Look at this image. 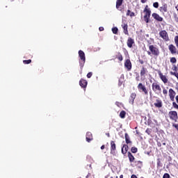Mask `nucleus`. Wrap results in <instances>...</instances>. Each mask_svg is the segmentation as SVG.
Wrapping results in <instances>:
<instances>
[{
  "instance_id": "nucleus-1",
  "label": "nucleus",
  "mask_w": 178,
  "mask_h": 178,
  "mask_svg": "<svg viewBox=\"0 0 178 178\" xmlns=\"http://www.w3.org/2000/svg\"><path fill=\"white\" fill-rule=\"evenodd\" d=\"M161 51L159 48L155 47L153 44L149 46V51H147V55H152L153 56H159Z\"/></svg>"
},
{
  "instance_id": "nucleus-2",
  "label": "nucleus",
  "mask_w": 178,
  "mask_h": 178,
  "mask_svg": "<svg viewBox=\"0 0 178 178\" xmlns=\"http://www.w3.org/2000/svg\"><path fill=\"white\" fill-rule=\"evenodd\" d=\"M152 90L154 94L159 95L162 92V88H161V85L159 82L155 81L152 83Z\"/></svg>"
},
{
  "instance_id": "nucleus-3",
  "label": "nucleus",
  "mask_w": 178,
  "mask_h": 178,
  "mask_svg": "<svg viewBox=\"0 0 178 178\" xmlns=\"http://www.w3.org/2000/svg\"><path fill=\"white\" fill-rule=\"evenodd\" d=\"M79 66L80 68L82 70L84 67V65L86 63V54L83 50L79 51Z\"/></svg>"
},
{
  "instance_id": "nucleus-4",
  "label": "nucleus",
  "mask_w": 178,
  "mask_h": 178,
  "mask_svg": "<svg viewBox=\"0 0 178 178\" xmlns=\"http://www.w3.org/2000/svg\"><path fill=\"white\" fill-rule=\"evenodd\" d=\"M144 20L145 23H149V17H151V10L149 9L148 6H146L144 9Z\"/></svg>"
},
{
  "instance_id": "nucleus-5",
  "label": "nucleus",
  "mask_w": 178,
  "mask_h": 178,
  "mask_svg": "<svg viewBox=\"0 0 178 178\" xmlns=\"http://www.w3.org/2000/svg\"><path fill=\"white\" fill-rule=\"evenodd\" d=\"M138 90L140 92H143L145 95H148V89H147V87H145V85L143 84V83H138Z\"/></svg>"
},
{
  "instance_id": "nucleus-6",
  "label": "nucleus",
  "mask_w": 178,
  "mask_h": 178,
  "mask_svg": "<svg viewBox=\"0 0 178 178\" xmlns=\"http://www.w3.org/2000/svg\"><path fill=\"white\" fill-rule=\"evenodd\" d=\"M168 116L171 120L174 122H177L178 115L177 112L175 111H171L168 113Z\"/></svg>"
},
{
  "instance_id": "nucleus-7",
  "label": "nucleus",
  "mask_w": 178,
  "mask_h": 178,
  "mask_svg": "<svg viewBox=\"0 0 178 178\" xmlns=\"http://www.w3.org/2000/svg\"><path fill=\"white\" fill-rule=\"evenodd\" d=\"M159 35L162 38V39L164 41H169V35L168 34V32L165 30L160 31Z\"/></svg>"
},
{
  "instance_id": "nucleus-8",
  "label": "nucleus",
  "mask_w": 178,
  "mask_h": 178,
  "mask_svg": "<svg viewBox=\"0 0 178 178\" xmlns=\"http://www.w3.org/2000/svg\"><path fill=\"white\" fill-rule=\"evenodd\" d=\"M158 74L161 81H163L164 84H168V82L169 81V80L168 79V77L165 76V75H163V74L161 71L158 72Z\"/></svg>"
},
{
  "instance_id": "nucleus-9",
  "label": "nucleus",
  "mask_w": 178,
  "mask_h": 178,
  "mask_svg": "<svg viewBox=\"0 0 178 178\" xmlns=\"http://www.w3.org/2000/svg\"><path fill=\"white\" fill-rule=\"evenodd\" d=\"M168 95L170 101L175 102V97H176V92L172 88L169 89Z\"/></svg>"
},
{
  "instance_id": "nucleus-10",
  "label": "nucleus",
  "mask_w": 178,
  "mask_h": 178,
  "mask_svg": "<svg viewBox=\"0 0 178 178\" xmlns=\"http://www.w3.org/2000/svg\"><path fill=\"white\" fill-rule=\"evenodd\" d=\"M116 144L115 143V141L111 140V155H116Z\"/></svg>"
},
{
  "instance_id": "nucleus-11",
  "label": "nucleus",
  "mask_w": 178,
  "mask_h": 178,
  "mask_svg": "<svg viewBox=\"0 0 178 178\" xmlns=\"http://www.w3.org/2000/svg\"><path fill=\"white\" fill-rule=\"evenodd\" d=\"M168 49L170 51V52H171V54L172 55H175L176 54H178V51H177V49L176 48V47L173 44H170L168 46Z\"/></svg>"
},
{
  "instance_id": "nucleus-12",
  "label": "nucleus",
  "mask_w": 178,
  "mask_h": 178,
  "mask_svg": "<svg viewBox=\"0 0 178 178\" xmlns=\"http://www.w3.org/2000/svg\"><path fill=\"white\" fill-rule=\"evenodd\" d=\"M124 67L127 69L128 72H130V70H131L132 66H131V61L130 60V59H127L125 60Z\"/></svg>"
},
{
  "instance_id": "nucleus-13",
  "label": "nucleus",
  "mask_w": 178,
  "mask_h": 178,
  "mask_svg": "<svg viewBox=\"0 0 178 178\" xmlns=\"http://www.w3.org/2000/svg\"><path fill=\"white\" fill-rule=\"evenodd\" d=\"M136 97H137V94H136V92H133L131 94L129 99V104H131V105L134 104V99H136Z\"/></svg>"
},
{
  "instance_id": "nucleus-14",
  "label": "nucleus",
  "mask_w": 178,
  "mask_h": 178,
  "mask_svg": "<svg viewBox=\"0 0 178 178\" xmlns=\"http://www.w3.org/2000/svg\"><path fill=\"white\" fill-rule=\"evenodd\" d=\"M134 39L131 38H128V40L127 41V45L128 48H133V45H134Z\"/></svg>"
},
{
  "instance_id": "nucleus-15",
  "label": "nucleus",
  "mask_w": 178,
  "mask_h": 178,
  "mask_svg": "<svg viewBox=\"0 0 178 178\" xmlns=\"http://www.w3.org/2000/svg\"><path fill=\"white\" fill-rule=\"evenodd\" d=\"M124 137H125V143L127 145H132L133 142H131V140H130V136H129L128 133H125Z\"/></svg>"
},
{
  "instance_id": "nucleus-16",
  "label": "nucleus",
  "mask_w": 178,
  "mask_h": 178,
  "mask_svg": "<svg viewBox=\"0 0 178 178\" xmlns=\"http://www.w3.org/2000/svg\"><path fill=\"white\" fill-rule=\"evenodd\" d=\"M152 17H154V19H155V20H156L157 22H163V18L162 17H160L159 14L154 13L152 15Z\"/></svg>"
},
{
  "instance_id": "nucleus-17",
  "label": "nucleus",
  "mask_w": 178,
  "mask_h": 178,
  "mask_svg": "<svg viewBox=\"0 0 178 178\" xmlns=\"http://www.w3.org/2000/svg\"><path fill=\"white\" fill-rule=\"evenodd\" d=\"M87 84H88V82H87V80L81 79L79 81V86L82 88H86L87 87Z\"/></svg>"
},
{
  "instance_id": "nucleus-18",
  "label": "nucleus",
  "mask_w": 178,
  "mask_h": 178,
  "mask_svg": "<svg viewBox=\"0 0 178 178\" xmlns=\"http://www.w3.org/2000/svg\"><path fill=\"white\" fill-rule=\"evenodd\" d=\"M122 27L123 29L124 34H125L126 35H129V26L127 25V24H122Z\"/></svg>"
},
{
  "instance_id": "nucleus-19",
  "label": "nucleus",
  "mask_w": 178,
  "mask_h": 178,
  "mask_svg": "<svg viewBox=\"0 0 178 178\" xmlns=\"http://www.w3.org/2000/svg\"><path fill=\"white\" fill-rule=\"evenodd\" d=\"M121 151L123 155H126L129 151V145H123Z\"/></svg>"
},
{
  "instance_id": "nucleus-20",
  "label": "nucleus",
  "mask_w": 178,
  "mask_h": 178,
  "mask_svg": "<svg viewBox=\"0 0 178 178\" xmlns=\"http://www.w3.org/2000/svg\"><path fill=\"white\" fill-rule=\"evenodd\" d=\"M147 73H148V70H147V68L142 67L140 72V76L145 77V74H147Z\"/></svg>"
},
{
  "instance_id": "nucleus-21",
  "label": "nucleus",
  "mask_w": 178,
  "mask_h": 178,
  "mask_svg": "<svg viewBox=\"0 0 178 178\" xmlns=\"http://www.w3.org/2000/svg\"><path fill=\"white\" fill-rule=\"evenodd\" d=\"M154 106L156 108H162L163 104H162V100L161 99H156V102L154 104Z\"/></svg>"
},
{
  "instance_id": "nucleus-22",
  "label": "nucleus",
  "mask_w": 178,
  "mask_h": 178,
  "mask_svg": "<svg viewBox=\"0 0 178 178\" xmlns=\"http://www.w3.org/2000/svg\"><path fill=\"white\" fill-rule=\"evenodd\" d=\"M86 141L88 143L92 141V134H91V132L86 133Z\"/></svg>"
},
{
  "instance_id": "nucleus-23",
  "label": "nucleus",
  "mask_w": 178,
  "mask_h": 178,
  "mask_svg": "<svg viewBox=\"0 0 178 178\" xmlns=\"http://www.w3.org/2000/svg\"><path fill=\"white\" fill-rule=\"evenodd\" d=\"M160 12H161V13H165L166 12H168V5L164 4L162 6L160 7L159 8Z\"/></svg>"
},
{
  "instance_id": "nucleus-24",
  "label": "nucleus",
  "mask_w": 178,
  "mask_h": 178,
  "mask_svg": "<svg viewBox=\"0 0 178 178\" xmlns=\"http://www.w3.org/2000/svg\"><path fill=\"white\" fill-rule=\"evenodd\" d=\"M123 5V0H117L116 1V9L118 10H120V7Z\"/></svg>"
},
{
  "instance_id": "nucleus-25",
  "label": "nucleus",
  "mask_w": 178,
  "mask_h": 178,
  "mask_svg": "<svg viewBox=\"0 0 178 178\" xmlns=\"http://www.w3.org/2000/svg\"><path fill=\"white\" fill-rule=\"evenodd\" d=\"M115 59H118L120 62H122V60H123V56L120 52H118L115 56Z\"/></svg>"
},
{
  "instance_id": "nucleus-26",
  "label": "nucleus",
  "mask_w": 178,
  "mask_h": 178,
  "mask_svg": "<svg viewBox=\"0 0 178 178\" xmlns=\"http://www.w3.org/2000/svg\"><path fill=\"white\" fill-rule=\"evenodd\" d=\"M128 158H129V162L131 163H132V162H134V159H136V158H134V156H133L131 154V152H128Z\"/></svg>"
},
{
  "instance_id": "nucleus-27",
  "label": "nucleus",
  "mask_w": 178,
  "mask_h": 178,
  "mask_svg": "<svg viewBox=\"0 0 178 178\" xmlns=\"http://www.w3.org/2000/svg\"><path fill=\"white\" fill-rule=\"evenodd\" d=\"M127 16H130V17H134L136 16V14L134 12H131L130 10H128L127 12Z\"/></svg>"
},
{
  "instance_id": "nucleus-28",
  "label": "nucleus",
  "mask_w": 178,
  "mask_h": 178,
  "mask_svg": "<svg viewBox=\"0 0 178 178\" xmlns=\"http://www.w3.org/2000/svg\"><path fill=\"white\" fill-rule=\"evenodd\" d=\"M120 118H121V119H124V118H126V111H122L120 113Z\"/></svg>"
},
{
  "instance_id": "nucleus-29",
  "label": "nucleus",
  "mask_w": 178,
  "mask_h": 178,
  "mask_svg": "<svg viewBox=\"0 0 178 178\" xmlns=\"http://www.w3.org/2000/svg\"><path fill=\"white\" fill-rule=\"evenodd\" d=\"M138 152V149H137V147H131V152H132V154H137Z\"/></svg>"
},
{
  "instance_id": "nucleus-30",
  "label": "nucleus",
  "mask_w": 178,
  "mask_h": 178,
  "mask_svg": "<svg viewBox=\"0 0 178 178\" xmlns=\"http://www.w3.org/2000/svg\"><path fill=\"white\" fill-rule=\"evenodd\" d=\"M118 31H119V29H118V27L112 28V32L113 34H118Z\"/></svg>"
},
{
  "instance_id": "nucleus-31",
  "label": "nucleus",
  "mask_w": 178,
  "mask_h": 178,
  "mask_svg": "<svg viewBox=\"0 0 178 178\" xmlns=\"http://www.w3.org/2000/svg\"><path fill=\"white\" fill-rule=\"evenodd\" d=\"M145 133H147V134H148V136H151V133H152V129L147 128L145 131Z\"/></svg>"
},
{
  "instance_id": "nucleus-32",
  "label": "nucleus",
  "mask_w": 178,
  "mask_h": 178,
  "mask_svg": "<svg viewBox=\"0 0 178 178\" xmlns=\"http://www.w3.org/2000/svg\"><path fill=\"white\" fill-rule=\"evenodd\" d=\"M163 94L164 97H168V90L165 88H163Z\"/></svg>"
},
{
  "instance_id": "nucleus-33",
  "label": "nucleus",
  "mask_w": 178,
  "mask_h": 178,
  "mask_svg": "<svg viewBox=\"0 0 178 178\" xmlns=\"http://www.w3.org/2000/svg\"><path fill=\"white\" fill-rule=\"evenodd\" d=\"M170 62L171 63H176V62H177V60L176 59V58L172 57V58H170Z\"/></svg>"
},
{
  "instance_id": "nucleus-34",
  "label": "nucleus",
  "mask_w": 178,
  "mask_h": 178,
  "mask_svg": "<svg viewBox=\"0 0 178 178\" xmlns=\"http://www.w3.org/2000/svg\"><path fill=\"white\" fill-rule=\"evenodd\" d=\"M31 63V60H23V63L24 64V65H29V63Z\"/></svg>"
},
{
  "instance_id": "nucleus-35",
  "label": "nucleus",
  "mask_w": 178,
  "mask_h": 178,
  "mask_svg": "<svg viewBox=\"0 0 178 178\" xmlns=\"http://www.w3.org/2000/svg\"><path fill=\"white\" fill-rule=\"evenodd\" d=\"M172 107L175 108V109H178V104L175 102H172Z\"/></svg>"
},
{
  "instance_id": "nucleus-36",
  "label": "nucleus",
  "mask_w": 178,
  "mask_h": 178,
  "mask_svg": "<svg viewBox=\"0 0 178 178\" xmlns=\"http://www.w3.org/2000/svg\"><path fill=\"white\" fill-rule=\"evenodd\" d=\"M175 42L176 47L178 48V36L177 35L175 37Z\"/></svg>"
},
{
  "instance_id": "nucleus-37",
  "label": "nucleus",
  "mask_w": 178,
  "mask_h": 178,
  "mask_svg": "<svg viewBox=\"0 0 178 178\" xmlns=\"http://www.w3.org/2000/svg\"><path fill=\"white\" fill-rule=\"evenodd\" d=\"M153 6H154V8H156V9H158V8H159V3H158V2L154 3Z\"/></svg>"
},
{
  "instance_id": "nucleus-38",
  "label": "nucleus",
  "mask_w": 178,
  "mask_h": 178,
  "mask_svg": "<svg viewBox=\"0 0 178 178\" xmlns=\"http://www.w3.org/2000/svg\"><path fill=\"white\" fill-rule=\"evenodd\" d=\"M136 165H140L139 168H141V166H143V161H136Z\"/></svg>"
},
{
  "instance_id": "nucleus-39",
  "label": "nucleus",
  "mask_w": 178,
  "mask_h": 178,
  "mask_svg": "<svg viewBox=\"0 0 178 178\" xmlns=\"http://www.w3.org/2000/svg\"><path fill=\"white\" fill-rule=\"evenodd\" d=\"M163 178H170V175L168 173H165Z\"/></svg>"
},
{
  "instance_id": "nucleus-40",
  "label": "nucleus",
  "mask_w": 178,
  "mask_h": 178,
  "mask_svg": "<svg viewBox=\"0 0 178 178\" xmlns=\"http://www.w3.org/2000/svg\"><path fill=\"white\" fill-rule=\"evenodd\" d=\"M92 76V72L88 73L87 74L88 79H91Z\"/></svg>"
},
{
  "instance_id": "nucleus-41",
  "label": "nucleus",
  "mask_w": 178,
  "mask_h": 178,
  "mask_svg": "<svg viewBox=\"0 0 178 178\" xmlns=\"http://www.w3.org/2000/svg\"><path fill=\"white\" fill-rule=\"evenodd\" d=\"M115 105H117V106H118L119 108H120V106H122V103L119 102H115Z\"/></svg>"
},
{
  "instance_id": "nucleus-42",
  "label": "nucleus",
  "mask_w": 178,
  "mask_h": 178,
  "mask_svg": "<svg viewBox=\"0 0 178 178\" xmlns=\"http://www.w3.org/2000/svg\"><path fill=\"white\" fill-rule=\"evenodd\" d=\"M138 62L140 63V65H144V60L139 59Z\"/></svg>"
},
{
  "instance_id": "nucleus-43",
  "label": "nucleus",
  "mask_w": 178,
  "mask_h": 178,
  "mask_svg": "<svg viewBox=\"0 0 178 178\" xmlns=\"http://www.w3.org/2000/svg\"><path fill=\"white\" fill-rule=\"evenodd\" d=\"M152 121H151V120H148L147 121V126H151V123Z\"/></svg>"
},
{
  "instance_id": "nucleus-44",
  "label": "nucleus",
  "mask_w": 178,
  "mask_h": 178,
  "mask_svg": "<svg viewBox=\"0 0 178 178\" xmlns=\"http://www.w3.org/2000/svg\"><path fill=\"white\" fill-rule=\"evenodd\" d=\"M136 81H140V75H138V76L136 77Z\"/></svg>"
},
{
  "instance_id": "nucleus-45",
  "label": "nucleus",
  "mask_w": 178,
  "mask_h": 178,
  "mask_svg": "<svg viewBox=\"0 0 178 178\" xmlns=\"http://www.w3.org/2000/svg\"><path fill=\"white\" fill-rule=\"evenodd\" d=\"M86 178H92V177H91V174L88 173L86 176Z\"/></svg>"
},
{
  "instance_id": "nucleus-46",
  "label": "nucleus",
  "mask_w": 178,
  "mask_h": 178,
  "mask_svg": "<svg viewBox=\"0 0 178 178\" xmlns=\"http://www.w3.org/2000/svg\"><path fill=\"white\" fill-rule=\"evenodd\" d=\"M99 31H104V27L100 26V27L99 28Z\"/></svg>"
},
{
  "instance_id": "nucleus-47",
  "label": "nucleus",
  "mask_w": 178,
  "mask_h": 178,
  "mask_svg": "<svg viewBox=\"0 0 178 178\" xmlns=\"http://www.w3.org/2000/svg\"><path fill=\"white\" fill-rule=\"evenodd\" d=\"M148 0H140V2L142 3H145V2H147Z\"/></svg>"
},
{
  "instance_id": "nucleus-48",
  "label": "nucleus",
  "mask_w": 178,
  "mask_h": 178,
  "mask_svg": "<svg viewBox=\"0 0 178 178\" xmlns=\"http://www.w3.org/2000/svg\"><path fill=\"white\" fill-rule=\"evenodd\" d=\"M131 178H137V175H132L131 176Z\"/></svg>"
},
{
  "instance_id": "nucleus-49",
  "label": "nucleus",
  "mask_w": 178,
  "mask_h": 178,
  "mask_svg": "<svg viewBox=\"0 0 178 178\" xmlns=\"http://www.w3.org/2000/svg\"><path fill=\"white\" fill-rule=\"evenodd\" d=\"M175 99H176V101H177V104H178V95H177V96L175 97Z\"/></svg>"
},
{
  "instance_id": "nucleus-50",
  "label": "nucleus",
  "mask_w": 178,
  "mask_h": 178,
  "mask_svg": "<svg viewBox=\"0 0 178 178\" xmlns=\"http://www.w3.org/2000/svg\"><path fill=\"white\" fill-rule=\"evenodd\" d=\"M101 149H105V145H102V147H101Z\"/></svg>"
},
{
  "instance_id": "nucleus-51",
  "label": "nucleus",
  "mask_w": 178,
  "mask_h": 178,
  "mask_svg": "<svg viewBox=\"0 0 178 178\" xmlns=\"http://www.w3.org/2000/svg\"><path fill=\"white\" fill-rule=\"evenodd\" d=\"M160 163H161V161H159L157 162V165L159 166Z\"/></svg>"
},
{
  "instance_id": "nucleus-52",
  "label": "nucleus",
  "mask_w": 178,
  "mask_h": 178,
  "mask_svg": "<svg viewBox=\"0 0 178 178\" xmlns=\"http://www.w3.org/2000/svg\"><path fill=\"white\" fill-rule=\"evenodd\" d=\"M176 86H177L176 90H178V83H176Z\"/></svg>"
},
{
  "instance_id": "nucleus-53",
  "label": "nucleus",
  "mask_w": 178,
  "mask_h": 178,
  "mask_svg": "<svg viewBox=\"0 0 178 178\" xmlns=\"http://www.w3.org/2000/svg\"><path fill=\"white\" fill-rule=\"evenodd\" d=\"M175 9H177V10H178V4L175 6Z\"/></svg>"
},
{
  "instance_id": "nucleus-54",
  "label": "nucleus",
  "mask_w": 178,
  "mask_h": 178,
  "mask_svg": "<svg viewBox=\"0 0 178 178\" xmlns=\"http://www.w3.org/2000/svg\"><path fill=\"white\" fill-rule=\"evenodd\" d=\"M120 178H124L123 175H121L120 176Z\"/></svg>"
},
{
  "instance_id": "nucleus-55",
  "label": "nucleus",
  "mask_w": 178,
  "mask_h": 178,
  "mask_svg": "<svg viewBox=\"0 0 178 178\" xmlns=\"http://www.w3.org/2000/svg\"><path fill=\"white\" fill-rule=\"evenodd\" d=\"M108 177H109V175H107L105 177V178H108Z\"/></svg>"
},
{
  "instance_id": "nucleus-56",
  "label": "nucleus",
  "mask_w": 178,
  "mask_h": 178,
  "mask_svg": "<svg viewBox=\"0 0 178 178\" xmlns=\"http://www.w3.org/2000/svg\"><path fill=\"white\" fill-rule=\"evenodd\" d=\"M149 94H150V95H151V94H152V92L150 91V92H149Z\"/></svg>"
},
{
  "instance_id": "nucleus-57",
  "label": "nucleus",
  "mask_w": 178,
  "mask_h": 178,
  "mask_svg": "<svg viewBox=\"0 0 178 178\" xmlns=\"http://www.w3.org/2000/svg\"><path fill=\"white\" fill-rule=\"evenodd\" d=\"M163 145H166V143H163Z\"/></svg>"
},
{
  "instance_id": "nucleus-58",
  "label": "nucleus",
  "mask_w": 178,
  "mask_h": 178,
  "mask_svg": "<svg viewBox=\"0 0 178 178\" xmlns=\"http://www.w3.org/2000/svg\"><path fill=\"white\" fill-rule=\"evenodd\" d=\"M110 178H113V177H111Z\"/></svg>"
},
{
  "instance_id": "nucleus-59",
  "label": "nucleus",
  "mask_w": 178,
  "mask_h": 178,
  "mask_svg": "<svg viewBox=\"0 0 178 178\" xmlns=\"http://www.w3.org/2000/svg\"><path fill=\"white\" fill-rule=\"evenodd\" d=\"M177 67H178V64H177Z\"/></svg>"
}]
</instances>
